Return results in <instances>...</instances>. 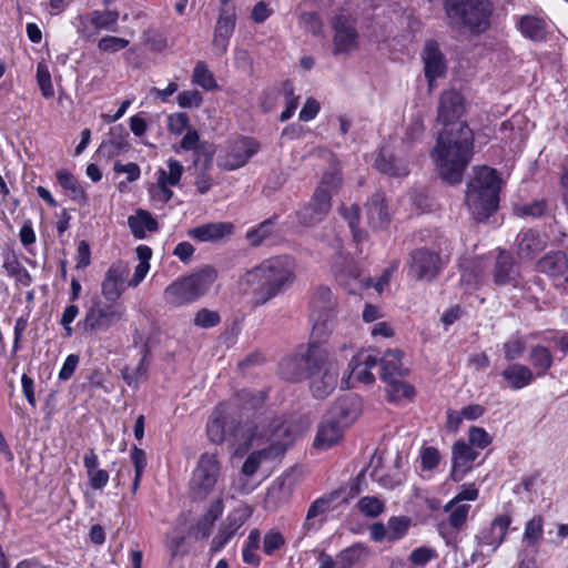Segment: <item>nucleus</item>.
Returning <instances> with one entry per match:
<instances>
[{
  "instance_id": "nucleus-32",
  "label": "nucleus",
  "mask_w": 568,
  "mask_h": 568,
  "mask_svg": "<svg viewBox=\"0 0 568 568\" xmlns=\"http://www.w3.org/2000/svg\"><path fill=\"white\" fill-rule=\"evenodd\" d=\"M344 427L336 423L335 419L324 416L318 425V430L314 445L317 448L326 449L335 445L343 435Z\"/></svg>"
},
{
  "instance_id": "nucleus-38",
  "label": "nucleus",
  "mask_w": 568,
  "mask_h": 568,
  "mask_svg": "<svg viewBox=\"0 0 568 568\" xmlns=\"http://www.w3.org/2000/svg\"><path fill=\"white\" fill-rule=\"evenodd\" d=\"M518 275L513 257L505 251H501L496 260L494 268V282L497 285L510 284Z\"/></svg>"
},
{
  "instance_id": "nucleus-13",
  "label": "nucleus",
  "mask_w": 568,
  "mask_h": 568,
  "mask_svg": "<svg viewBox=\"0 0 568 568\" xmlns=\"http://www.w3.org/2000/svg\"><path fill=\"white\" fill-rule=\"evenodd\" d=\"M260 144L252 138H241L232 142L224 155L219 158V166L232 171L247 163L258 152Z\"/></svg>"
},
{
  "instance_id": "nucleus-1",
  "label": "nucleus",
  "mask_w": 568,
  "mask_h": 568,
  "mask_svg": "<svg viewBox=\"0 0 568 568\" xmlns=\"http://www.w3.org/2000/svg\"><path fill=\"white\" fill-rule=\"evenodd\" d=\"M265 400V393L262 390H241L236 397L227 403L220 404L212 413L206 425V433L210 442L222 444L226 436L240 446L248 448L256 439V429L266 420L261 414H254L253 419L243 420V409H256Z\"/></svg>"
},
{
  "instance_id": "nucleus-48",
  "label": "nucleus",
  "mask_w": 568,
  "mask_h": 568,
  "mask_svg": "<svg viewBox=\"0 0 568 568\" xmlns=\"http://www.w3.org/2000/svg\"><path fill=\"white\" fill-rule=\"evenodd\" d=\"M166 165L168 171L164 169L158 170V182L175 186L181 180L184 168L181 162L175 159H169Z\"/></svg>"
},
{
  "instance_id": "nucleus-25",
  "label": "nucleus",
  "mask_w": 568,
  "mask_h": 568,
  "mask_svg": "<svg viewBox=\"0 0 568 568\" xmlns=\"http://www.w3.org/2000/svg\"><path fill=\"white\" fill-rule=\"evenodd\" d=\"M233 232L232 222H212L189 230L187 235L200 242H217L231 236Z\"/></svg>"
},
{
  "instance_id": "nucleus-12",
  "label": "nucleus",
  "mask_w": 568,
  "mask_h": 568,
  "mask_svg": "<svg viewBox=\"0 0 568 568\" xmlns=\"http://www.w3.org/2000/svg\"><path fill=\"white\" fill-rule=\"evenodd\" d=\"M445 262L437 252L426 247L410 253L409 274L418 281H433L443 270Z\"/></svg>"
},
{
  "instance_id": "nucleus-28",
  "label": "nucleus",
  "mask_w": 568,
  "mask_h": 568,
  "mask_svg": "<svg viewBox=\"0 0 568 568\" xmlns=\"http://www.w3.org/2000/svg\"><path fill=\"white\" fill-rule=\"evenodd\" d=\"M247 516L241 510H234L229 514L223 527L212 539L211 551H220L235 535V532L244 525Z\"/></svg>"
},
{
  "instance_id": "nucleus-35",
  "label": "nucleus",
  "mask_w": 568,
  "mask_h": 568,
  "mask_svg": "<svg viewBox=\"0 0 568 568\" xmlns=\"http://www.w3.org/2000/svg\"><path fill=\"white\" fill-rule=\"evenodd\" d=\"M308 377L312 378L311 390L313 396L316 398H325L337 385L338 369L329 367L326 373L308 375Z\"/></svg>"
},
{
  "instance_id": "nucleus-36",
  "label": "nucleus",
  "mask_w": 568,
  "mask_h": 568,
  "mask_svg": "<svg viewBox=\"0 0 568 568\" xmlns=\"http://www.w3.org/2000/svg\"><path fill=\"white\" fill-rule=\"evenodd\" d=\"M537 268L552 277L561 276L568 268V257L560 251L549 252L538 261Z\"/></svg>"
},
{
  "instance_id": "nucleus-3",
  "label": "nucleus",
  "mask_w": 568,
  "mask_h": 568,
  "mask_svg": "<svg viewBox=\"0 0 568 568\" xmlns=\"http://www.w3.org/2000/svg\"><path fill=\"white\" fill-rule=\"evenodd\" d=\"M473 148L474 134L466 123L438 134L432 156L443 180L450 184L460 183L471 160Z\"/></svg>"
},
{
  "instance_id": "nucleus-59",
  "label": "nucleus",
  "mask_w": 568,
  "mask_h": 568,
  "mask_svg": "<svg viewBox=\"0 0 568 568\" xmlns=\"http://www.w3.org/2000/svg\"><path fill=\"white\" fill-rule=\"evenodd\" d=\"M283 90L286 97V108L280 115V120L282 122L291 119L298 106V97H294L293 83L291 81H285L283 84Z\"/></svg>"
},
{
  "instance_id": "nucleus-60",
  "label": "nucleus",
  "mask_w": 568,
  "mask_h": 568,
  "mask_svg": "<svg viewBox=\"0 0 568 568\" xmlns=\"http://www.w3.org/2000/svg\"><path fill=\"white\" fill-rule=\"evenodd\" d=\"M148 365L145 363V355L141 358L140 363L134 369L124 368L122 372L123 379L128 385L138 386V384L146 378Z\"/></svg>"
},
{
  "instance_id": "nucleus-19",
  "label": "nucleus",
  "mask_w": 568,
  "mask_h": 568,
  "mask_svg": "<svg viewBox=\"0 0 568 568\" xmlns=\"http://www.w3.org/2000/svg\"><path fill=\"white\" fill-rule=\"evenodd\" d=\"M464 112V99L457 90L450 89L444 91L439 98L437 121L444 125L453 124L452 128L458 129V123H455Z\"/></svg>"
},
{
  "instance_id": "nucleus-62",
  "label": "nucleus",
  "mask_w": 568,
  "mask_h": 568,
  "mask_svg": "<svg viewBox=\"0 0 568 568\" xmlns=\"http://www.w3.org/2000/svg\"><path fill=\"white\" fill-rule=\"evenodd\" d=\"M424 131L425 125L423 118L419 114L413 116L406 129L405 141L409 144L419 141L424 135Z\"/></svg>"
},
{
  "instance_id": "nucleus-54",
  "label": "nucleus",
  "mask_w": 568,
  "mask_h": 568,
  "mask_svg": "<svg viewBox=\"0 0 568 568\" xmlns=\"http://www.w3.org/2000/svg\"><path fill=\"white\" fill-rule=\"evenodd\" d=\"M503 348L505 358L508 362H513L523 356L526 349V343L519 335H514L504 343Z\"/></svg>"
},
{
  "instance_id": "nucleus-57",
  "label": "nucleus",
  "mask_w": 568,
  "mask_h": 568,
  "mask_svg": "<svg viewBox=\"0 0 568 568\" xmlns=\"http://www.w3.org/2000/svg\"><path fill=\"white\" fill-rule=\"evenodd\" d=\"M470 510V506L466 504H456L454 505L447 513H449L448 516V523L449 525L456 529L459 530L466 523L468 518V514Z\"/></svg>"
},
{
  "instance_id": "nucleus-4",
  "label": "nucleus",
  "mask_w": 568,
  "mask_h": 568,
  "mask_svg": "<svg viewBox=\"0 0 568 568\" xmlns=\"http://www.w3.org/2000/svg\"><path fill=\"white\" fill-rule=\"evenodd\" d=\"M258 436L250 445L268 443V447L251 453L242 466V473L252 476L263 459H273L282 455L295 440V432L282 417L268 418L256 429Z\"/></svg>"
},
{
  "instance_id": "nucleus-18",
  "label": "nucleus",
  "mask_w": 568,
  "mask_h": 568,
  "mask_svg": "<svg viewBox=\"0 0 568 568\" xmlns=\"http://www.w3.org/2000/svg\"><path fill=\"white\" fill-rule=\"evenodd\" d=\"M235 23L236 14L234 8H222L220 10L212 40V45L216 55H223L226 53L230 39L235 29Z\"/></svg>"
},
{
  "instance_id": "nucleus-34",
  "label": "nucleus",
  "mask_w": 568,
  "mask_h": 568,
  "mask_svg": "<svg viewBox=\"0 0 568 568\" xmlns=\"http://www.w3.org/2000/svg\"><path fill=\"white\" fill-rule=\"evenodd\" d=\"M338 497L337 491H333L328 495H324L315 499L308 507L303 528L306 531L314 529L315 519L320 518V523L324 521V515L331 509V504Z\"/></svg>"
},
{
  "instance_id": "nucleus-42",
  "label": "nucleus",
  "mask_w": 568,
  "mask_h": 568,
  "mask_svg": "<svg viewBox=\"0 0 568 568\" xmlns=\"http://www.w3.org/2000/svg\"><path fill=\"white\" fill-rule=\"evenodd\" d=\"M2 267L10 277H13L18 286L28 287L32 284V276L28 270L20 263L16 255H9L3 258Z\"/></svg>"
},
{
  "instance_id": "nucleus-6",
  "label": "nucleus",
  "mask_w": 568,
  "mask_h": 568,
  "mask_svg": "<svg viewBox=\"0 0 568 568\" xmlns=\"http://www.w3.org/2000/svg\"><path fill=\"white\" fill-rule=\"evenodd\" d=\"M216 273L211 267L173 281L163 292L164 302L172 307H182L196 302L212 286Z\"/></svg>"
},
{
  "instance_id": "nucleus-9",
  "label": "nucleus",
  "mask_w": 568,
  "mask_h": 568,
  "mask_svg": "<svg viewBox=\"0 0 568 568\" xmlns=\"http://www.w3.org/2000/svg\"><path fill=\"white\" fill-rule=\"evenodd\" d=\"M336 300L328 287H317L311 300L310 318L313 323L312 337L321 341L327 336L336 316Z\"/></svg>"
},
{
  "instance_id": "nucleus-14",
  "label": "nucleus",
  "mask_w": 568,
  "mask_h": 568,
  "mask_svg": "<svg viewBox=\"0 0 568 568\" xmlns=\"http://www.w3.org/2000/svg\"><path fill=\"white\" fill-rule=\"evenodd\" d=\"M301 361L305 365L308 375L326 373L329 367L338 369L332 349L317 342L310 343L307 349L301 353Z\"/></svg>"
},
{
  "instance_id": "nucleus-40",
  "label": "nucleus",
  "mask_w": 568,
  "mask_h": 568,
  "mask_svg": "<svg viewBox=\"0 0 568 568\" xmlns=\"http://www.w3.org/2000/svg\"><path fill=\"white\" fill-rule=\"evenodd\" d=\"M55 178L72 201L78 204H85L88 202V195L74 175L67 170H58Z\"/></svg>"
},
{
  "instance_id": "nucleus-49",
  "label": "nucleus",
  "mask_w": 568,
  "mask_h": 568,
  "mask_svg": "<svg viewBox=\"0 0 568 568\" xmlns=\"http://www.w3.org/2000/svg\"><path fill=\"white\" fill-rule=\"evenodd\" d=\"M410 519L406 516H393L387 521L388 542L404 538L409 529Z\"/></svg>"
},
{
  "instance_id": "nucleus-50",
  "label": "nucleus",
  "mask_w": 568,
  "mask_h": 568,
  "mask_svg": "<svg viewBox=\"0 0 568 568\" xmlns=\"http://www.w3.org/2000/svg\"><path fill=\"white\" fill-rule=\"evenodd\" d=\"M542 535H544V518L539 515L534 516L525 525L523 539L528 546H534L539 540H541Z\"/></svg>"
},
{
  "instance_id": "nucleus-5",
  "label": "nucleus",
  "mask_w": 568,
  "mask_h": 568,
  "mask_svg": "<svg viewBox=\"0 0 568 568\" xmlns=\"http://www.w3.org/2000/svg\"><path fill=\"white\" fill-rule=\"evenodd\" d=\"M500 180L494 169L483 166L475 170L466 191V204L478 222L487 220L498 207Z\"/></svg>"
},
{
  "instance_id": "nucleus-44",
  "label": "nucleus",
  "mask_w": 568,
  "mask_h": 568,
  "mask_svg": "<svg viewBox=\"0 0 568 568\" xmlns=\"http://www.w3.org/2000/svg\"><path fill=\"white\" fill-rule=\"evenodd\" d=\"M368 548L362 544H355L346 549L339 551L336 556L337 568H353L367 558Z\"/></svg>"
},
{
  "instance_id": "nucleus-22",
  "label": "nucleus",
  "mask_w": 568,
  "mask_h": 568,
  "mask_svg": "<svg viewBox=\"0 0 568 568\" xmlns=\"http://www.w3.org/2000/svg\"><path fill=\"white\" fill-rule=\"evenodd\" d=\"M422 59L424 61L425 77L432 89L434 81L445 74L446 63L444 54L436 42L428 41L423 50Z\"/></svg>"
},
{
  "instance_id": "nucleus-29",
  "label": "nucleus",
  "mask_w": 568,
  "mask_h": 568,
  "mask_svg": "<svg viewBox=\"0 0 568 568\" xmlns=\"http://www.w3.org/2000/svg\"><path fill=\"white\" fill-rule=\"evenodd\" d=\"M368 223L374 229H382L390 221V213L384 193L376 192L366 203Z\"/></svg>"
},
{
  "instance_id": "nucleus-31",
  "label": "nucleus",
  "mask_w": 568,
  "mask_h": 568,
  "mask_svg": "<svg viewBox=\"0 0 568 568\" xmlns=\"http://www.w3.org/2000/svg\"><path fill=\"white\" fill-rule=\"evenodd\" d=\"M128 138L129 133L122 125L112 128L109 138L99 148L100 153L106 158H114L126 152L130 146Z\"/></svg>"
},
{
  "instance_id": "nucleus-51",
  "label": "nucleus",
  "mask_w": 568,
  "mask_h": 568,
  "mask_svg": "<svg viewBox=\"0 0 568 568\" xmlns=\"http://www.w3.org/2000/svg\"><path fill=\"white\" fill-rule=\"evenodd\" d=\"M192 81L206 91L213 90L217 87L213 73L203 61H199L195 64Z\"/></svg>"
},
{
  "instance_id": "nucleus-24",
  "label": "nucleus",
  "mask_w": 568,
  "mask_h": 568,
  "mask_svg": "<svg viewBox=\"0 0 568 568\" xmlns=\"http://www.w3.org/2000/svg\"><path fill=\"white\" fill-rule=\"evenodd\" d=\"M119 11L116 10H93L88 16H81L80 22L83 27L82 29H79V33L83 37L89 39L90 34L85 32V22H90L91 26L95 28L97 31H111L115 32L118 30V20H119Z\"/></svg>"
},
{
  "instance_id": "nucleus-53",
  "label": "nucleus",
  "mask_w": 568,
  "mask_h": 568,
  "mask_svg": "<svg viewBox=\"0 0 568 568\" xmlns=\"http://www.w3.org/2000/svg\"><path fill=\"white\" fill-rule=\"evenodd\" d=\"M286 540L283 534L276 529L268 530L263 537V551L266 556H273L275 551L283 548Z\"/></svg>"
},
{
  "instance_id": "nucleus-61",
  "label": "nucleus",
  "mask_w": 568,
  "mask_h": 568,
  "mask_svg": "<svg viewBox=\"0 0 568 568\" xmlns=\"http://www.w3.org/2000/svg\"><path fill=\"white\" fill-rule=\"evenodd\" d=\"M341 213L344 219L347 221L349 229L352 230L354 241H361V232L357 230V225L359 222V207L356 204H352L349 207L343 205L341 207Z\"/></svg>"
},
{
  "instance_id": "nucleus-55",
  "label": "nucleus",
  "mask_w": 568,
  "mask_h": 568,
  "mask_svg": "<svg viewBox=\"0 0 568 568\" xmlns=\"http://www.w3.org/2000/svg\"><path fill=\"white\" fill-rule=\"evenodd\" d=\"M220 322L219 312L209 308L199 310L193 318V324L200 328H211L217 326Z\"/></svg>"
},
{
  "instance_id": "nucleus-7",
  "label": "nucleus",
  "mask_w": 568,
  "mask_h": 568,
  "mask_svg": "<svg viewBox=\"0 0 568 568\" xmlns=\"http://www.w3.org/2000/svg\"><path fill=\"white\" fill-rule=\"evenodd\" d=\"M446 14L458 30L480 33L489 26L490 7L487 0H446Z\"/></svg>"
},
{
  "instance_id": "nucleus-58",
  "label": "nucleus",
  "mask_w": 568,
  "mask_h": 568,
  "mask_svg": "<svg viewBox=\"0 0 568 568\" xmlns=\"http://www.w3.org/2000/svg\"><path fill=\"white\" fill-rule=\"evenodd\" d=\"M37 81L41 93L45 99L52 98L54 95L51 74L44 63H39L37 67Z\"/></svg>"
},
{
  "instance_id": "nucleus-39",
  "label": "nucleus",
  "mask_w": 568,
  "mask_h": 568,
  "mask_svg": "<svg viewBox=\"0 0 568 568\" xmlns=\"http://www.w3.org/2000/svg\"><path fill=\"white\" fill-rule=\"evenodd\" d=\"M128 225L136 239H144L146 232H155L159 229L158 221L144 210H138L134 215L128 219Z\"/></svg>"
},
{
  "instance_id": "nucleus-30",
  "label": "nucleus",
  "mask_w": 568,
  "mask_h": 568,
  "mask_svg": "<svg viewBox=\"0 0 568 568\" xmlns=\"http://www.w3.org/2000/svg\"><path fill=\"white\" fill-rule=\"evenodd\" d=\"M501 376L514 390L523 389L536 379L532 369L520 363L508 365L501 372Z\"/></svg>"
},
{
  "instance_id": "nucleus-64",
  "label": "nucleus",
  "mask_w": 568,
  "mask_h": 568,
  "mask_svg": "<svg viewBox=\"0 0 568 568\" xmlns=\"http://www.w3.org/2000/svg\"><path fill=\"white\" fill-rule=\"evenodd\" d=\"M273 231V222L271 220L264 221L256 229L247 232V239L252 245L257 246L267 239Z\"/></svg>"
},
{
  "instance_id": "nucleus-37",
  "label": "nucleus",
  "mask_w": 568,
  "mask_h": 568,
  "mask_svg": "<svg viewBox=\"0 0 568 568\" xmlns=\"http://www.w3.org/2000/svg\"><path fill=\"white\" fill-rule=\"evenodd\" d=\"M293 493V486L286 478H277L268 487L265 504L268 508H277L286 504Z\"/></svg>"
},
{
  "instance_id": "nucleus-45",
  "label": "nucleus",
  "mask_w": 568,
  "mask_h": 568,
  "mask_svg": "<svg viewBox=\"0 0 568 568\" xmlns=\"http://www.w3.org/2000/svg\"><path fill=\"white\" fill-rule=\"evenodd\" d=\"M280 369L281 375L288 381L300 382L308 378L307 369L301 361V354L282 361Z\"/></svg>"
},
{
  "instance_id": "nucleus-11",
  "label": "nucleus",
  "mask_w": 568,
  "mask_h": 568,
  "mask_svg": "<svg viewBox=\"0 0 568 568\" xmlns=\"http://www.w3.org/2000/svg\"><path fill=\"white\" fill-rule=\"evenodd\" d=\"M221 475V465L214 454L200 456L193 470L191 488L196 497L205 498L215 487Z\"/></svg>"
},
{
  "instance_id": "nucleus-21",
  "label": "nucleus",
  "mask_w": 568,
  "mask_h": 568,
  "mask_svg": "<svg viewBox=\"0 0 568 568\" xmlns=\"http://www.w3.org/2000/svg\"><path fill=\"white\" fill-rule=\"evenodd\" d=\"M361 414L359 399L354 395H345L339 397L329 412L325 415L333 418L344 428L353 424Z\"/></svg>"
},
{
  "instance_id": "nucleus-17",
  "label": "nucleus",
  "mask_w": 568,
  "mask_h": 568,
  "mask_svg": "<svg viewBox=\"0 0 568 568\" xmlns=\"http://www.w3.org/2000/svg\"><path fill=\"white\" fill-rule=\"evenodd\" d=\"M130 273L122 261L113 263L106 271L101 284V293L106 302L116 303L125 291V280Z\"/></svg>"
},
{
  "instance_id": "nucleus-33",
  "label": "nucleus",
  "mask_w": 568,
  "mask_h": 568,
  "mask_svg": "<svg viewBox=\"0 0 568 568\" xmlns=\"http://www.w3.org/2000/svg\"><path fill=\"white\" fill-rule=\"evenodd\" d=\"M528 358L536 378L545 376L554 364L552 353L540 344L530 347Z\"/></svg>"
},
{
  "instance_id": "nucleus-8",
  "label": "nucleus",
  "mask_w": 568,
  "mask_h": 568,
  "mask_svg": "<svg viewBox=\"0 0 568 568\" xmlns=\"http://www.w3.org/2000/svg\"><path fill=\"white\" fill-rule=\"evenodd\" d=\"M342 182L338 172H325L308 205L297 212L298 222L305 226L320 223L331 210V199Z\"/></svg>"
},
{
  "instance_id": "nucleus-63",
  "label": "nucleus",
  "mask_w": 568,
  "mask_h": 568,
  "mask_svg": "<svg viewBox=\"0 0 568 568\" xmlns=\"http://www.w3.org/2000/svg\"><path fill=\"white\" fill-rule=\"evenodd\" d=\"M437 557V552L435 549L426 546H420L415 548L409 555V561L416 566L420 567L429 562L430 560Z\"/></svg>"
},
{
  "instance_id": "nucleus-2",
  "label": "nucleus",
  "mask_w": 568,
  "mask_h": 568,
  "mask_svg": "<svg viewBox=\"0 0 568 568\" xmlns=\"http://www.w3.org/2000/svg\"><path fill=\"white\" fill-rule=\"evenodd\" d=\"M295 266L294 258L288 255L272 256L246 271L240 285L253 294L256 305H263L294 283Z\"/></svg>"
},
{
  "instance_id": "nucleus-10",
  "label": "nucleus",
  "mask_w": 568,
  "mask_h": 568,
  "mask_svg": "<svg viewBox=\"0 0 568 568\" xmlns=\"http://www.w3.org/2000/svg\"><path fill=\"white\" fill-rule=\"evenodd\" d=\"M125 307L121 303L104 302L97 298L88 308L83 318V328L90 333L109 329L124 317Z\"/></svg>"
},
{
  "instance_id": "nucleus-41",
  "label": "nucleus",
  "mask_w": 568,
  "mask_h": 568,
  "mask_svg": "<svg viewBox=\"0 0 568 568\" xmlns=\"http://www.w3.org/2000/svg\"><path fill=\"white\" fill-rule=\"evenodd\" d=\"M402 356L403 353L399 349L388 351L385 353L383 358H381L382 379L403 377L407 374L408 371L403 366Z\"/></svg>"
},
{
  "instance_id": "nucleus-15",
  "label": "nucleus",
  "mask_w": 568,
  "mask_h": 568,
  "mask_svg": "<svg viewBox=\"0 0 568 568\" xmlns=\"http://www.w3.org/2000/svg\"><path fill=\"white\" fill-rule=\"evenodd\" d=\"M378 362V356L373 354L372 351H362L357 353L349 362L351 372L347 379H343L342 383L345 384L347 388L354 387L352 381H356L365 385L373 384L375 382V376L371 369L375 367Z\"/></svg>"
},
{
  "instance_id": "nucleus-16",
  "label": "nucleus",
  "mask_w": 568,
  "mask_h": 568,
  "mask_svg": "<svg viewBox=\"0 0 568 568\" xmlns=\"http://www.w3.org/2000/svg\"><path fill=\"white\" fill-rule=\"evenodd\" d=\"M334 54L347 53L357 47V30L355 21L345 14L337 16L333 21Z\"/></svg>"
},
{
  "instance_id": "nucleus-52",
  "label": "nucleus",
  "mask_w": 568,
  "mask_h": 568,
  "mask_svg": "<svg viewBox=\"0 0 568 568\" xmlns=\"http://www.w3.org/2000/svg\"><path fill=\"white\" fill-rule=\"evenodd\" d=\"M357 508L366 517L375 518L384 513L385 504L375 496H365L358 500Z\"/></svg>"
},
{
  "instance_id": "nucleus-26",
  "label": "nucleus",
  "mask_w": 568,
  "mask_h": 568,
  "mask_svg": "<svg viewBox=\"0 0 568 568\" xmlns=\"http://www.w3.org/2000/svg\"><path fill=\"white\" fill-rule=\"evenodd\" d=\"M374 166L383 174L393 178H404L409 173L407 163L397 158L392 150L383 146L375 159Z\"/></svg>"
},
{
  "instance_id": "nucleus-23",
  "label": "nucleus",
  "mask_w": 568,
  "mask_h": 568,
  "mask_svg": "<svg viewBox=\"0 0 568 568\" xmlns=\"http://www.w3.org/2000/svg\"><path fill=\"white\" fill-rule=\"evenodd\" d=\"M546 246V237L534 230H524L516 239V254L521 261L532 260Z\"/></svg>"
},
{
  "instance_id": "nucleus-56",
  "label": "nucleus",
  "mask_w": 568,
  "mask_h": 568,
  "mask_svg": "<svg viewBox=\"0 0 568 568\" xmlns=\"http://www.w3.org/2000/svg\"><path fill=\"white\" fill-rule=\"evenodd\" d=\"M130 44V41L124 38L116 36H105L98 42V49L104 53H116L125 49Z\"/></svg>"
},
{
  "instance_id": "nucleus-20",
  "label": "nucleus",
  "mask_w": 568,
  "mask_h": 568,
  "mask_svg": "<svg viewBox=\"0 0 568 568\" xmlns=\"http://www.w3.org/2000/svg\"><path fill=\"white\" fill-rule=\"evenodd\" d=\"M478 455V452L469 444L464 440L456 442L452 448V479L456 483L463 480L465 475L471 469V464Z\"/></svg>"
},
{
  "instance_id": "nucleus-43",
  "label": "nucleus",
  "mask_w": 568,
  "mask_h": 568,
  "mask_svg": "<svg viewBox=\"0 0 568 568\" xmlns=\"http://www.w3.org/2000/svg\"><path fill=\"white\" fill-rule=\"evenodd\" d=\"M387 384L386 393L389 402L399 403L410 400L415 396V388L402 377L383 379Z\"/></svg>"
},
{
  "instance_id": "nucleus-46",
  "label": "nucleus",
  "mask_w": 568,
  "mask_h": 568,
  "mask_svg": "<svg viewBox=\"0 0 568 568\" xmlns=\"http://www.w3.org/2000/svg\"><path fill=\"white\" fill-rule=\"evenodd\" d=\"M165 547L172 559L183 557L189 552L186 545V536L180 527L175 526L170 532L166 534Z\"/></svg>"
},
{
  "instance_id": "nucleus-47",
  "label": "nucleus",
  "mask_w": 568,
  "mask_h": 568,
  "mask_svg": "<svg viewBox=\"0 0 568 568\" xmlns=\"http://www.w3.org/2000/svg\"><path fill=\"white\" fill-rule=\"evenodd\" d=\"M519 27L521 33L534 41L542 40L545 38V23L541 19L529 16L524 17L520 20Z\"/></svg>"
},
{
  "instance_id": "nucleus-27",
  "label": "nucleus",
  "mask_w": 568,
  "mask_h": 568,
  "mask_svg": "<svg viewBox=\"0 0 568 568\" xmlns=\"http://www.w3.org/2000/svg\"><path fill=\"white\" fill-rule=\"evenodd\" d=\"M510 524V515H498L491 521L489 529L486 531H481L480 535L478 536L479 544L483 546L491 547L493 551L496 550L505 540Z\"/></svg>"
}]
</instances>
